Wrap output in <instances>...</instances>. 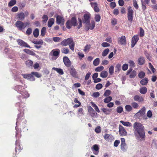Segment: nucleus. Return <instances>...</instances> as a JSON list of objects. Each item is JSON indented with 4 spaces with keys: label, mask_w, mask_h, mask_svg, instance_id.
<instances>
[{
    "label": "nucleus",
    "mask_w": 157,
    "mask_h": 157,
    "mask_svg": "<svg viewBox=\"0 0 157 157\" xmlns=\"http://www.w3.org/2000/svg\"><path fill=\"white\" fill-rule=\"evenodd\" d=\"M104 67L102 66L98 67L95 69V70L97 72H100L102 71L104 69Z\"/></svg>",
    "instance_id": "3c124183"
},
{
    "label": "nucleus",
    "mask_w": 157,
    "mask_h": 157,
    "mask_svg": "<svg viewBox=\"0 0 157 157\" xmlns=\"http://www.w3.org/2000/svg\"><path fill=\"white\" fill-rule=\"evenodd\" d=\"M54 19L53 18L50 19L48 22V27L50 28L52 27V25L54 24Z\"/></svg>",
    "instance_id": "72a5a7b5"
},
{
    "label": "nucleus",
    "mask_w": 157,
    "mask_h": 157,
    "mask_svg": "<svg viewBox=\"0 0 157 157\" xmlns=\"http://www.w3.org/2000/svg\"><path fill=\"white\" fill-rule=\"evenodd\" d=\"M42 19H43V22L45 23L48 20V17L46 15H44L42 17Z\"/></svg>",
    "instance_id": "680f3d73"
},
{
    "label": "nucleus",
    "mask_w": 157,
    "mask_h": 157,
    "mask_svg": "<svg viewBox=\"0 0 157 157\" xmlns=\"http://www.w3.org/2000/svg\"><path fill=\"white\" fill-rule=\"evenodd\" d=\"M118 43L121 45H125L126 44L125 37L124 36H122L118 38Z\"/></svg>",
    "instance_id": "aec40b11"
},
{
    "label": "nucleus",
    "mask_w": 157,
    "mask_h": 157,
    "mask_svg": "<svg viewBox=\"0 0 157 157\" xmlns=\"http://www.w3.org/2000/svg\"><path fill=\"white\" fill-rule=\"evenodd\" d=\"M109 51V48L105 49L102 53V56L103 57L106 56L108 54Z\"/></svg>",
    "instance_id": "c03bdc74"
},
{
    "label": "nucleus",
    "mask_w": 157,
    "mask_h": 157,
    "mask_svg": "<svg viewBox=\"0 0 157 157\" xmlns=\"http://www.w3.org/2000/svg\"><path fill=\"white\" fill-rule=\"evenodd\" d=\"M15 152L16 154H19L22 149V145L20 144L19 140H17L15 142Z\"/></svg>",
    "instance_id": "423d86ee"
},
{
    "label": "nucleus",
    "mask_w": 157,
    "mask_h": 157,
    "mask_svg": "<svg viewBox=\"0 0 157 157\" xmlns=\"http://www.w3.org/2000/svg\"><path fill=\"white\" fill-rule=\"evenodd\" d=\"M18 8L16 6L13 7L11 10V12H16L18 11Z\"/></svg>",
    "instance_id": "0e129e2a"
},
{
    "label": "nucleus",
    "mask_w": 157,
    "mask_h": 157,
    "mask_svg": "<svg viewBox=\"0 0 157 157\" xmlns=\"http://www.w3.org/2000/svg\"><path fill=\"white\" fill-rule=\"evenodd\" d=\"M91 6L94 8V11L96 12L99 11V9L98 6V4L96 2H91Z\"/></svg>",
    "instance_id": "5701e85b"
},
{
    "label": "nucleus",
    "mask_w": 157,
    "mask_h": 157,
    "mask_svg": "<svg viewBox=\"0 0 157 157\" xmlns=\"http://www.w3.org/2000/svg\"><path fill=\"white\" fill-rule=\"evenodd\" d=\"M17 42L18 45L21 46L26 47L29 48H31L29 44L22 40L18 39L17 40Z\"/></svg>",
    "instance_id": "ddd939ff"
},
{
    "label": "nucleus",
    "mask_w": 157,
    "mask_h": 157,
    "mask_svg": "<svg viewBox=\"0 0 157 157\" xmlns=\"http://www.w3.org/2000/svg\"><path fill=\"white\" fill-rule=\"evenodd\" d=\"M145 62L144 58L142 56L140 57L138 59V63L140 65H143Z\"/></svg>",
    "instance_id": "a878e982"
},
{
    "label": "nucleus",
    "mask_w": 157,
    "mask_h": 157,
    "mask_svg": "<svg viewBox=\"0 0 157 157\" xmlns=\"http://www.w3.org/2000/svg\"><path fill=\"white\" fill-rule=\"evenodd\" d=\"M145 73L143 71H140L138 74V77L141 78H143L145 76Z\"/></svg>",
    "instance_id": "6e6d98bb"
},
{
    "label": "nucleus",
    "mask_w": 157,
    "mask_h": 157,
    "mask_svg": "<svg viewBox=\"0 0 157 157\" xmlns=\"http://www.w3.org/2000/svg\"><path fill=\"white\" fill-rule=\"evenodd\" d=\"M70 75L73 77L76 78L77 77V72L73 66H70L69 69Z\"/></svg>",
    "instance_id": "0eeeda50"
},
{
    "label": "nucleus",
    "mask_w": 157,
    "mask_h": 157,
    "mask_svg": "<svg viewBox=\"0 0 157 157\" xmlns=\"http://www.w3.org/2000/svg\"><path fill=\"white\" fill-rule=\"evenodd\" d=\"M39 34V30L38 29L36 28V29L33 32V35L34 36L36 37L37 38L38 37Z\"/></svg>",
    "instance_id": "4c0bfd02"
},
{
    "label": "nucleus",
    "mask_w": 157,
    "mask_h": 157,
    "mask_svg": "<svg viewBox=\"0 0 157 157\" xmlns=\"http://www.w3.org/2000/svg\"><path fill=\"white\" fill-rule=\"evenodd\" d=\"M148 82V79L147 78H144L140 82L141 84L142 85H145L147 84Z\"/></svg>",
    "instance_id": "f704fd0d"
},
{
    "label": "nucleus",
    "mask_w": 157,
    "mask_h": 157,
    "mask_svg": "<svg viewBox=\"0 0 157 157\" xmlns=\"http://www.w3.org/2000/svg\"><path fill=\"white\" fill-rule=\"evenodd\" d=\"M30 24L28 22H23L20 20L17 21L15 23V26L19 30L23 31L25 28Z\"/></svg>",
    "instance_id": "7ed1b4c3"
},
{
    "label": "nucleus",
    "mask_w": 157,
    "mask_h": 157,
    "mask_svg": "<svg viewBox=\"0 0 157 157\" xmlns=\"http://www.w3.org/2000/svg\"><path fill=\"white\" fill-rule=\"evenodd\" d=\"M111 91L109 90H105V93L104 94V95L105 97H107L110 95Z\"/></svg>",
    "instance_id": "4d7b16f0"
},
{
    "label": "nucleus",
    "mask_w": 157,
    "mask_h": 157,
    "mask_svg": "<svg viewBox=\"0 0 157 157\" xmlns=\"http://www.w3.org/2000/svg\"><path fill=\"white\" fill-rule=\"evenodd\" d=\"M22 75L24 78H26L31 81H34L35 80L34 76L32 74V72L31 74H24Z\"/></svg>",
    "instance_id": "f8f14e48"
},
{
    "label": "nucleus",
    "mask_w": 157,
    "mask_h": 157,
    "mask_svg": "<svg viewBox=\"0 0 157 157\" xmlns=\"http://www.w3.org/2000/svg\"><path fill=\"white\" fill-rule=\"evenodd\" d=\"M134 100L137 101L139 102H142L144 100V99L143 97L138 95L135 96L134 97Z\"/></svg>",
    "instance_id": "393cba45"
},
{
    "label": "nucleus",
    "mask_w": 157,
    "mask_h": 157,
    "mask_svg": "<svg viewBox=\"0 0 157 157\" xmlns=\"http://www.w3.org/2000/svg\"><path fill=\"white\" fill-rule=\"evenodd\" d=\"M88 24L85 26V29L86 31H88L89 29L92 30L94 29L95 25L94 21H92L90 24V23Z\"/></svg>",
    "instance_id": "4468645a"
},
{
    "label": "nucleus",
    "mask_w": 157,
    "mask_h": 157,
    "mask_svg": "<svg viewBox=\"0 0 157 157\" xmlns=\"http://www.w3.org/2000/svg\"><path fill=\"white\" fill-rule=\"evenodd\" d=\"M121 66L120 64H117L115 67V72L119 73L121 69Z\"/></svg>",
    "instance_id": "c756f323"
},
{
    "label": "nucleus",
    "mask_w": 157,
    "mask_h": 157,
    "mask_svg": "<svg viewBox=\"0 0 157 157\" xmlns=\"http://www.w3.org/2000/svg\"><path fill=\"white\" fill-rule=\"evenodd\" d=\"M140 92L142 94H145L147 92V89L144 86L140 88Z\"/></svg>",
    "instance_id": "7c9ffc66"
},
{
    "label": "nucleus",
    "mask_w": 157,
    "mask_h": 157,
    "mask_svg": "<svg viewBox=\"0 0 157 157\" xmlns=\"http://www.w3.org/2000/svg\"><path fill=\"white\" fill-rule=\"evenodd\" d=\"M16 16L18 19L23 20L25 18V14L24 13L21 12L16 14Z\"/></svg>",
    "instance_id": "4be33fe9"
},
{
    "label": "nucleus",
    "mask_w": 157,
    "mask_h": 157,
    "mask_svg": "<svg viewBox=\"0 0 157 157\" xmlns=\"http://www.w3.org/2000/svg\"><path fill=\"white\" fill-rule=\"evenodd\" d=\"M53 41L55 42H59L61 40L60 37H55L53 38Z\"/></svg>",
    "instance_id": "bf43d9fd"
},
{
    "label": "nucleus",
    "mask_w": 157,
    "mask_h": 157,
    "mask_svg": "<svg viewBox=\"0 0 157 157\" xmlns=\"http://www.w3.org/2000/svg\"><path fill=\"white\" fill-rule=\"evenodd\" d=\"M127 144H123L122 145V144H121V150L123 152H125L126 151V147Z\"/></svg>",
    "instance_id": "37998d69"
},
{
    "label": "nucleus",
    "mask_w": 157,
    "mask_h": 157,
    "mask_svg": "<svg viewBox=\"0 0 157 157\" xmlns=\"http://www.w3.org/2000/svg\"><path fill=\"white\" fill-rule=\"evenodd\" d=\"M109 73L110 75H112L113 73L114 67L112 65L109 68Z\"/></svg>",
    "instance_id": "603ef678"
},
{
    "label": "nucleus",
    "mask_w": 157,
    "mask_h": 157,
    "mask_svg": "<svg viewBox=\"0 0 157 157\" xmlns=\"http://www.w3.org/2000/svg\"><path fill=\"white\" fill-rule=\"evenodd\" d=\"M16 107H18V110L19 111L24 112L25 109L23 108L25 106V105L24 103L21 102H18L16 104Z\"/></svg>",
    "instance_id": "9d476101"
},
{
    "label": "nucleus",
    "mask_w": 157,
    "mask_h": 157,
    "mask_svg": "<svg viewBox=\"0 0 157 157\" xmlns=\"http://www.w3.org/2000/svg\"><path fill=\"white\" fill-rule=\"evenodd\" d=\"M23 113L24 112L20 111V113L18 114V117L17 119L16 124L17 123L21 122V120L22 119H24V118Z\"/></svg>",
    "instance_id": "b1692460"
},
{
    "label": "nucleus",
    "mask_w": 157,
    "mask_h": 157,
    "mask_svg": "<svg viewBox=\"0 0 157 157\" xmlns=\"http://www.w3.org/2000/svg\"><path fill=\"white\" fill-rule=\"evenodd\" d=\"M46 28L45 27L42 28L41 31V35L42 36H44L46 32Z\"/></svg>",
    "instance_id": "8fccbe9b"
},
{
    "label": "nucleus",
    "mask_w": 157,
    "mask_h": 157,
    "mask_svg": "<svg viewBox=\"0 0 157 157\" xmlns=\"http://www.w3.org/2000/svg\"><path fill=\"white\" fill-rule=\"evenodd\" d=\"M77 21L75 17H72L71 20H68L66 23V26L68 29H71L72 26H75L77 25Z\"/></svg>",
    "instance_id": "20e7f679"
},
{
    "label": "nucleus",
    "mask_w": 157,
    "mask_h": 157,
    "mask_svg": "<svg viewBox=\"0 0 157 157\" xmlns=\"http://www.w3.org/2000/svg\"><path fill=\"white\" fill-rule=\"evenodd\" d=\"M60 50L58 49L52 50L50 53L49 55H51L52 56H53L51 58V60H55L59 56L60 53Z\"/></svg>",
    "instance_id": "39448f33"
},
{
    "label": "nucleus",
    "mask_w": 157,
    "mask_h": 157,
    "mask_svg": "<svg viewBox=\"0 0 157 157\" xmlns=\"http://www.w3.org/2000/svg\"><path fill=\"white\" fill-rule=\"evenodd\" d=\"M102 87V85L101 83H98L96 85L95 88L97 90H100Z\"/></svg>",
    "instance_id": "338daca9"
},
{
    "label": "nucleus",
    "mask_w": 157,
    "mask_h": 157,
    "mask_svg": "<svg viewBox=\"0 0 157 157\" xmlns=\"http://www.w3.org/2000/svg\"><path fill=\"white\" fill-rule=\"evenodd\" d=\"M135 130V134L136 138L138 140L142 141L145 140L144 128L143 125L140 123L135 122L133 125Z\"/></svg>",
    "instance_id": "f257e3e1"
},
{
    "label": "nucleus",
    "mask_w": 157,
    "mask_h": 157,
    "mask_svg": "<svg viewBox=\"0 0 157 157\" xmlns=\"http://www.w3.org/2000/svg\"><path fill=\"white\" fill-rule=\"evenodd\" d=\"M33 64V62L30 60H28L25 62V64L26 65L29 67L32 66Z\"/></svg>",
    "instance_id": "ea45409f"
},
{
    "label": "nucleus",
    "mask_w": 157,
    "mask_h": 157,
    "mask_svg": "<svg viewBox=\"0 0 157 157\" xmlns=\"http://www.w3.org/2000/svg\"><path fill=\"white\" fill-rule=\"evenodd\" d=\"M90 19V15L88 13H85L83 16V18L82 19L83 22L86 24H89Z\"/></svg>",
    "instance_id": "1a4fd4ad"
},
{
    "label": "nucleus",
    "mask_w": 157,
    "mask_h": 157,
    "mask_svg": "<svg viewBox=\"0 0 157 157\" xmlns=\"http://www.w3.org/2000/svg\"><path fill=\"white\" fill-rule=\"evenodd\" d=\"M78 21L79 25L77 27V28L79 29L82 26V21L80 18H78Z\"/></svg>",
    "instance_id": "e2e57ef3"
},
{
    "label": "nucleus",
    "mask_w": 157,
    "mask_h": 157,
    "mask_svg": "<svg viewBox=\"0 0 157 157\" xmlns=\"http://www.w3.org/2000/svg\"><path fill=\"white\" fill-rule=\"evenodd\" d=\"M21 94L19 96V98L21 99V98H26L29 97V94L28 92L26 91H23V92L21 93Z\"/></svg>",
    "instance_id": "a211bd4d"
},
{
    "label": "nucleus",
    "mask_w": 157,
    "mask_h": 157,
    "mask_svg": "<svg viewBox=\"0 0 157 157\" xmlns=\"http://www.w3.org/2000/svg\"><path fill=\"white\" fill-rule=\"evenodd\" d=\"M108 73L105 71H102L100 74V76L102 78H105L108 76Z\"/></svg>",
    "instance_id": "c9c22d12"
},
{
    "label": "nucleus",
    "mask_w": 157,
    "mask_h": 157,
    "mask_svg": "<svg viewBox=\"0 0 157 157\" xmlns=\"http://www.w3.org/2000/svg\"><path fill=\"white\" fill-rule=\"evenodd\" d=\"M148 64L149 68L152 70L153 73H154L155 71V69L154 68L151 63H149Z\"/></svg>",
    "instance_id": "052dcab7"
},
{
    "label": "nucleus",
    "mask_w": 157,
    "mask_h": 157,
    "mask_svg": "<svg viewBox=\"0 0 157 157\" xmlns=\"http://www.w3.org/2000/svg\"><path fill=\"white\" fill-rule=\"evenodd\" d=\"M60 44L62 46H66L69 45V48L72 52L75 50V43L73 41L72 38H69L63 40L61 43Z\"/></svg>",
    "instance_id": "f03ea898"
},
{
    "label": "nucleus",
    "mask_w": 157,
    "mask_h": 157,
    "mask_svg": "<svg viewBox=\"0 0 157 157\" xmlns=\"http://www.w3.org/2000/svg\"><path fill=\"white\" fill-rule=\"evenodd\" d=\"M130 74L129 77L130 78H133L135 77L136 75V72L135 71H128V74Z\"/></svg>",
    "instance_id": "2f4dec72"
},
{
    "label": "nucleus",
    "mask_w": 157,
    "mask_h": 157,
    "mask_svg": "<svg viewBox=\"0 0 157 157\" xmlns=\"http://www.w3.org/2000/svg\"><path fill=\"white\" fill-rule=\"evenodd\" d=\"M119 128V133L120 136H123L126 135L127 132L122 125H120Z\"/></svg>",
    "instance_id": "f3484780"
},
{
    "label": "nucleus",
    "mask_w": 157,
    "mask_h": 157,
    "mask_svg": "<svg viewBox=\"0 0 157 157\" xmlns=\"http://www.w3.org/2000/svg\"><path fill=\"white\" fill-rule=\"evenodd\" d=\"M112 98L111 96L105 98L104 99V102L106 103H109L112 100Z\"/></svg>",
    "instance_id": "09e8293b"
},
{
    "label": "nucleus",
    "mask_w": 157,
    "mask_h": 157,
    "mask_svg": "<svg viewBox=\"0 0 157 157\" xmlns=\"http://www.w3.org/2000/svg\"><path fill=\"white\" fill-rule=\"evenodd\" d=\"M64 18L60 15H58L56 17V22L57 24L61 25H63L64 23Z\"/></svg>",
    "instance_id": "6e6552de"
},
{
    "label": "nucleus",
    "mask_w": 157,
    "mask_h": 157,
    "mask_svg": "<svg viewBox=\"0 0 157 157\" xmlns=\"http://www.w3.org/2000/svg\"><path fill=\"white\" fill-rule=\"evenodd\" d=\"M99 58H97L93 61V64L95 66H97L99 64Z\"/></svg>",
    "instance_id": "49530a36"
},
{
    "label": "nucleus",
    "mask_w": 157,
    "mask_h": 157,
    "mask_svg": "<svg viewBox=\"0 0 157 157\" xmlns=\"http://www.w3.org/2000/svg\"><path fill=\"white\" fill-rule=\"evenodd\" d=\"M52 70L56 71L60 75H62L64 74L63 71L62 69L54 67L52 68Z\"/></svg>",
    "instance_id": "473e14b6"
},
{
    "label": "nucleus",
    "mask_w": 157,
    "mask_h": 157,
    "mask_svg": "<svg viewBox=\"0 0 157 157\" xmlns=\"http://www.w3.org/2000/svg\"><path fill=\"white\" fill-rule=\"evenodd\" d=\"M25 89L24 86L20 85H17L14 87V89L19 93L23 92V90Z\"/></svg>",
    "instance_id": "412c9836"
},
{
    "label": "nucleus",
    "mask_w": 157,
    "mask_h": 157,
    "mask_svg": "<svg viewBox=\"0 0 157 157\" xmlns=\"http://www.w3.org/2000/svg\"><path fill=\"white\" fill-rule=\"evenodd\" d=\"M16 2V0H11L8 3V6L9 7H11L15 5Z\"/></svg>",
    "instance_id": "58836bf2"
},
{
    "label": "nucleus",
    "mask_w": 157,
    "mask_h": 157,
    "mask_svg": "<svg viewBox=\"0 0 157 157\" xmlns=\"http://www.w3.org/2000/svg\"><path fill=\"white\" fill-rule=\"evenodd\" d=\"M128 63L129 64V66L130 67V68L129 70V71H132L133 68L135 67V64L134 62L132 60H130Z\"/></svg>",
    "instance_id": "c85d7f7f"
},
{
    "label": "nucleus",
    "mask_w": 157,
    "mask_h": 157,
    "mask_svg": "<svg viewBox=\"0 0 157 157\" xmlns=\"http://www.w3.org/2000/svg\"><path fill=\"white\" fill-rule=\"evenodd\" d=\"M146 111L145 108L144 107H143L135 115V116L138 117L144 115Z\"/></svg>",
    "instance_id": "dca6fc26"
},
{
    "label": "nucleus",
    "mask_w": 157,
    "mask_h": 157,
    "mask_svg": "<svg viewBox=\"0 0 157 157\" xmlns=\"http://www.w3.org/2000/svg\"><path fill=\"white\" fill-rule=\"evenodd\" d=\"M101 110L106 115L110 114L112 110L111 109L105 108H101Z\"/></svg>",
    "instance_id": "bb28decb"
},
{
    "label": "nucleus",
    "mask_w": 157,
    "mask_h": 157,
    "mask_svg": "<svg viewBox=\"0 0 157 157\" xmlns=\"http://www.w3.org/2000/svg\"><path fill=\"white\" fill-rule=\"evenodd\" d=\"M63 60L65 65L67 67H70L71 63L68 57L64 56L63 58Z\"/></svg>",
    "instance_id": "2eb2a0df"
},
{
    "label": "nucleus",
    "mask_w": 157,
    "mask_h": 157,
    "mask_svg": "<svg viewBox=\"0 0 157 157\" xmlns=\"http://www.w3.org/2000/svg\"><path fill=\"white\" fill-rule=\"evenodd\" d=\"M140 35L141 37L143 36L144 35V31L141 28H140Z\"/></svg>",
    "instance_id": "774afa93"
},
{
    "label": "nucleus",
    "mask_w": 157,
    "mask_h": 157,
    "mask_svg": "<svg viewBox=\"0 0 157 157\" xmlns=\"http://www.w3.org/2000/svg\"><path fill=\"white\" fill-rule=\"evenodd\" d=\"M69 49L67 47L63 48L61 50L62 53L65 54H67L69 52Z\"/></svg>",
    "instance_id": "a19ab883"
},
{
    "label": "nucleus",
    "mask_w": 157,
    "mask_h": 157,
    "mask_svg": "<svg viewBox=\"0 0 157 157\" xmlns=\"http://www.w3.org/2000/svg\"><path fill=\"white\" fill-rule=\"evenodd\" d=\"M101 19V17L99 14H96L95 16V21L97 22H98L100 21Z\"/></svg>",
    "instance_id": "864d4df0"
},
{
    "label": "nucleus",
    "mask_w": 157,
    "mask_h": 157,
    "mask_svg": "<svg viewBox=\"0 0 157 157\" xmlns=\"http://www.w3.org/2000/svg\"><path fill=\"white\" fill-rule=\"evenodd\" d=\"M104 138L106 140L112 139L113 137V136L111 135L108 134H105L103 136Z\"/></svg>",
    "instance_id": "e433bc0d"
},
{
    "label": "nucleus",
    "mask_w": 157,
    "mask_h": 157,
    "mask_svg": "<svg viewBox=\"0 0 157 157\" xmlns=\"http://www.w3.org/2000/svg\"><path fill=\"white\" fill-rule=\"evenodd\" d=\"M139 39V36L138 35H135L133 37L132 40L131 46L132 48H133Z\"/></svg>",
    "instance_id": "6ab92c4d"
},
{
    "label": "nucleus",
    "mask_w": 157,
    "mask_h": 157,
    "mask_svg": "<svg viewBox=\"0 0 157 157\" xmlns=\"http://www.w3.org/2000/svg\"><path fill=\"white\" fill-rule=\"evenodd\" d=\"M32 32V28H29L26 31V34L28 35H29L31 34Z\"/></svg>",
    "instance_id": "13d9d810"
},
{
    "label": "nucleus",
    "mask_w": 157,
    "mask_h": 157,
    "mask_svg": "<svg viewBox=\"0 0 157 157\" xmlns=\"http://www.w3.org/2000/svg\"><path fill=\"white\" fill-rule=\"evenodd\" d=\"M23 51L27 54L30 55L32 56H35L36 55V54L34 52L29 49H25L23 50Z\"/></svg>",
    "instance_id": "cd10ccee"
},
{
    "label": "nucleus",
    "mask_w": 157,
    "mask_h": 157,
    "mask_svg": "<svg viewBox=\"0 0 157 157\" xmlns=\"http://www.w3.org/2000/svg\"><path fill=\"white\" fill-rule=\"evenodd\" d=\"M32 74L33 76L34 75L37 78H40L41 76V75L37 72H32Z\"/></svg>",
    "instance_id": "de8ad7c7"
},
{
    "label": "nucleus",
    "mask_w": 157,
    "mask_h": 157,
    "mask_svg": "<svg viewBox=\"0 0 157 157\" xmlns=\"http://www.w3.org/2000/svg\"><path fill=\"white\" fill-rule=\"evenodd\" d=\"M89 113L90 115L92 117H94L97 115V113L94 110H93V111H92L89 112Z\"/></svg>",
    "instance_id": "5fc2aeb1"
},
{
    "label": "nucleus",
    "mask_w": 157,
    "mask_h": 157,
    "mask_svg": "<svg viewBox=\"0 0 157 157\" xmlns=\"http://www.w3.org/2000/svg\"><path fill=\"white\" fill-rule=\"evenodd\" d=\"M91 103L92 105L94 107L95 110L97 112L99 113L100 112V110L97 106L93 102H91Z\"/></svg>",
    "instance_id": "79ce46f5"
},
{
    "label": "nucleus",
    "mask_w": 157,
    "mask_h": 157,
    "mask_svg": "<svg viewBox=\"0 0 157 157\" xmlns=\"http://www.w3.org/2000/svg\"><path fill=\"white\" fill-rule=\"evenodd\" d=\"M123 111V109L122 107L121 106L118 107L117 108V112L118 113H121Z\"/></svg>",
    "instance_id": "69168bd1"
},
{
    "label": "nucleus",
    "mask_w": 157,
    "mask_h": 157,
    "mask_svg": "<svg viewBox=\"0 0 157 157\" xmlns=\"http://www.w3.org/2000/svg\"><path fill=\"white\" fill-rule=\"evenodd\" d=\"M91 48V45H90L87 44L85 46L83 50L85 52H87L89 51Z\"/></svg>",
    "instance_id": "a18cd8bd"
},
{
    "label": "nucleus",
    "mask_w": 157,
    "mask_h": 157,
    "mask_svg": "<svg viewBox=\"0 0 157 157\" xmlns=\"http://www.w3.org/2000/svg\"><path fill=\"white\" fill-rule=\"evenodd\" d=\"M133 10L131 7H130L128 8V21L132 23V21L133 18Z\"/></svg>",
    "instance_id": "9b49d317"
}]
</instances>
